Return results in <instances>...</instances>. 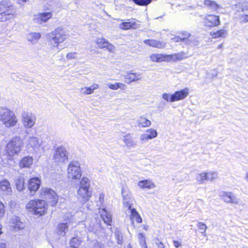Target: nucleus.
I'll return each mask as SVG.
<instances>
[{"instance_id":"1","label":"nucleus","mask_w":248,"mask_h":248,"mask_svg":"<svg viewBox=\"0 0 248 248\" xmlns=\"http://www.w3.org/2000/svg\"><path fill=\"white\" fill-rule=\"evenodd\" d=\"M16 16V8L4 1L0 2V22L14 19Z\"/></svg>"},{"instance_id":"2","label":"nucleus","mask_w":248,"mask_h":248,"mask_svg":"<svg viewBox=\"0 0 248 248\" xmlns=\"http://www.w3.org/2000/svg\"><path fill=\"white\" fill-rule=\"evenodd\" d=\"M17 121L16 116L12 110L5 107H0V122L6 127L14 126Z\"/></svg>"},{"instance_id":"3","label":"nucleus","mask_w":248,"mask_h":248,"mask_svg":"<svg viewBox=\"0 0 248 248\" xmlns=\"http://www.w3.org/2000/svg\"><path fill=\"white\" fill-rule=\"evenodd\" d=\"M22 144V140L19 137L13 138L6 145V153L9 156L13 157L20 152Z\"/></svg>"},{"instance_id":"4","label":"nucleus","mask_w":248,"mask_h":248,"mask_svg":"<svg viewBox=\"0 0 248 248\" xmlns=\"http://www.w3.org/2000/svg\"><path fill=\"white\" fill-rule=\"evenodd\" d=\"M50 42L53 46L57 47L67 38L68 35L62 29L58 28L49 34Z\"/></svg>"},{"instance_id":"5","label":"nucleus","mask_w":248,"mask_h":248,"mask_svg":"<svg viewBox=\"0 0 248 248\" xmlns=\"http://www.w3.org/2000/svg\"><path fill=\"white\" fill-rule=\"evenodd\" d=\"M27 208L35 215L41 216L46 211V204L45 201L41 200H32L26 205Z\"/></svg>"},{"instance_id":"6","label":"nucleus","mask_w":248,"mask_h":248,"mask_svg":"<svg viewBox=\"0 0 248 248\" xmlns=\"http://www.w3.org/2000/svg\"><path fill=\"white\" fill-rule=\"evenodd\" d=\"M81 176L80 165L77 161H72L67 169V177L70 180H79Z\"/></svg>"},{"instance_id":"7","label":"nucleus","mask_w":248,"mask_h":248,"mask_svg":"<svg viewBox=\"0 0 248 248\" xmlns=\"http://www.w3.org/2000/svg\"><path fill=\"white\" fill-rule=\"evenodd\" d=\"M27 141V148L30 152L34 153L41 150L42 141L38 136H30Z\"/></svg>"},{"instance_id":"8","label":"nucleus","mask_w":248,"mask_h":248,"mask_svg":"<svg viewBox=\"0 0 248 248\" xmlns=\"http://www.w3.org/2000/svg\"><path fill=\"white\" fill-rule=\"evenodd\" d=\"M41 195L46 199L51 206H55L57 203L58 197L56 193L49 188H43L41 190Z\"/></svg>"},{"instance_id":"9","label":"nucleus","mask_w":248,"mask_h":248,"mask_svg":"<svg viewBox=\"0 0 248 248\" xmlns=\"http://www.w3.org/2000/svg\"><path fill=\"white\" fill-rule=\"evenodd\" d=\"M36 116L31 112L23 111L21 113V122L24 127L31 128L35 124Z\"/></svg>"},{"instance_id":"10","label":"nucleus","mask_w":248,"mask_h":248,"mask_svg":"<svg viewBox=\"0 0 248 248\" xmlns=\"http://www.w3.org/2000/svg\"><path fill=\"white\" fill-rule=\"evenodd\" d=\"M67 151L65 148L62 146L58 147L53 155V159L57 163H63L68 159L66 155Z\"/></svg>"},{"instance_id":"11","label":"nucleus","mask_w":248,"mask_h":248,"mask_svg":"<svg viewBox=\"0 0 248 248\" xmlns=\"http://www.w3.org/2000/svg\"><path fill=\"white\" fill-rule=\"evenodd\" d=\"M220 197L225 202L235 205L239 203L238 199L232 192L222 191L220 193Z\"/></svg>"},{"instance_id":"12","label":"nucleus","mask_w":248,"mask_h":248,"mask_svg":"<svg viewBox=\"0 0 248 248\" xmlns=\"http://www.w3.org/2000/svg\"><path fill=\"white\" fill-rule=\"evenodd\" d=\"M92 196V191L89 189L78 188L77 197L78 200L82 203L89 201Z\"/></svg>"},{"instance_id":"13","label":"nucleus","mask_w":248,"mask_h":248,"mask_svg":"<svg viewBox=\"0 0 248 248\" xmlns=\"http://www.w3.org/2000/svg\"><path fill=\"white\" fill-rule=\"evenodd\" d=\"M189 94V89L187 88L175 92L170 95V102H173L185 99Z\"/></svg>"},{"instance_id":"14","label":"nucleus","mask_w":248,"mask_h":248,"mask_svg":"<svg viewBox=\"0 0 248 248\" xmlns=\"http://www.w3.org/2000/svg\"><path fill=\"white\" fill-rule=\"evenodd\" d=\"M122 140L125 144V146L128 149L135 148L139 143L136 138L133 137L130 133L124 135Z\"/></svg>"},{"instance_id":"15","label":"nucleus","mask_w":248,"mask_h":248,"mask_svg":"<svg viewBox=\"0 0 248 248\" xmlns=\"http://www.w3.org/2000/svg\"><path fill=\"white\" fill-rule=\"evenodd\" d=\"M125 82L130 84L133 82H137L142 78V75L140 73H133L132 71L127 72L124 75Z\"/></svg>"},{"instance_id":"16","label":"nucleus","mask_w":248,"mask_h":248,"mask_svg":"<svg viewBox=\"0 0 248 248\" xmlns=\"http://www.w3.org/2000/svg\"><path fill=\"white\" fill-rule=\"evenodd\" d=\"M41 184V181L38 177H33L29 179L28 187L31 194L33 195L38 190Z\"/></svg>"},{"instance_id":"17","label":"nucleus","mask_w":248,"mask_h":248,"mask_svg":"<svg viewBox=\"0 0 248 248\" xmlns=\"http://www.w3.org/2000/svg\"><path fill=\"white\" fill-rule=\"evenodd\" d=\"M183 43L190 46H196L198 45V41L193 37L191 36L190 33L187 31L183 32L180 34Z\"/></svg>"},{"instance_id":"18","label":"nucleus","mask_w":248,"mask_h":248,"mask_svg":"<svg viewBox=\"0 0 248 248\" xmlns=\"http://www.w3.org/2000/svg\"><path fill=\"white\" fill-rule=\"evenodd\" d=\"M220 23L219 16L214 15H209L205 17L204 24L208 27H214Z\"/></svg>"},{"instance_id":"19","label":"nucleus","mask_w":248,"mask_h":248,"mask_svg":"<svg viewBox=\"0 0 248 248\" xmlns=\"http://www.w3.org/2000/svg\"><path fill=\"white\" fill-rule=\"evenodd\" d=\"M122 195L123 197V203L124 206L125 207L127 208L128 209L131 211V209H133V208L131 206L132 203L130 194L128 191H125V190L123 188L122 190Z\"/></svg>"},{"instance_id":"20","label":"nucleus","mask_w":248,"mask_h":248,"mask_svg":"<svg viewBox=\"0 0 248 248\" xmlns=\"http://www.w3.org/2000/svg\"><path fill=\"white\" fill-rule=\"evenodd\" d=\"M187 54L184 51H181L177 53L168 55V62H176L183 60L188 58Z\"/></svg>"},{"instance_id":"21","label":"nucleus","mask_w":248,"mask_h":248,"mask_svg":"<svg viewBox=\"0 0 248 248\" xmlns=\"http://www.w3.org/2000/svg\"><path fill=\"white\" fill-rule=\"evenodd\" d=\"M0 192L3 195H9L12 193V188L9 182L4 180L0 182Z\"/></svg>"},{"instance_id":"22","label":"nucleus","mask_w":248,"mask_h":248,"mask_svg":"<svg viewBox=\"0 0 248 248\" xmlns=\"http://www.w3.org/2000/svg\"><path fill=\"white\" fill-rule=\"evenodd\" d=\"M144 43L150 46L157 48H163L165 47L166 43L155 39H147L143 41Z\"/></svg>"},{"instance_id":"23","label":"nucleus","mask_w":248,"mask_h":248,"mask_svg":"<svg viewBox=\"0 0 248 248\" xmlns=\"http://www.w3.org/2000/svg\"><path fill=\"white\" fill-rule=\"evenodd\" d=\"M138 186L142 189H153L155 187V183L150 179H145L140 181Z\"/></svg>"},{"instance_id":"24","label":"nucleus","mask_w":248,"mask_h":248,"mask_svg":"<svg viewBox=\"0 0 248 248\" xmlns=\"http://www.w3.org/2000/svg\"><path fill=\"white\" fill-rule=\"evenodd\" d=\"M52 13L51 12H45L40 13L37 16V17L35 20L38 23L42 24L43 22H46L49 19L52 17Z\"/></svg>"},{"instance_id":"25","label":"nucleus","mask_w":248,"mask_h":248,"mask_svg":"<svg viewBox=\"0 0 248 248\" xmlns=\"http://www.w3.org/2000/svg\"><path fill=\"white\" fill-rule=\"evenodd\" d=\"M150 59L154 62H168V55L163 54H153L150 56Z\"/></svg>"},{"instance_id":"26","label":"nucleus","mask_w":248,"mask_h":248,"mask_svg":"<svg viewBox=\"0 0 248 248\" xmlns=\"http://www.w3.org/2000/svg\"><path fill=\"white\" fill-rule=\"evenodd\" d=\"M71 221L69 220H65L64 222L61 223L58 227V231L60 235L64 236L66 231L68 230Z\"/></svg>"},{"instance_id":"27","label":"nucleus","mask_w":248,"mask_h":248,"mask_svg":"<svg viewBox=\"0 0 248 248\" xmlns=\"http://www.w3.org/2000/svg\"><path fill=\"white\" fill-rule=\"evenodd\" d=\"M33 160L32 157L25 156L20 161L19 166L21 168H29L32 165Z\"/></svg>"},{"instance_id":"28","label":"nucleus","mask_w":248,"mask_h":248,"mask_svg":"<svg viewBox=\"0 0 248 248\" xmlns=\"http://www.w3.org/2000/svg\"><path fill=\"white\" fill-rule=\"evenodd\" d=\"M101 216L104 222L107 225H110L112 221L111 215L108 213L105 209L100 211Z\"/></svg>"},{"instance_id":"29","label":"nucleus","mask_w":248,"mask_h":248,"mask_svg":"<svg viewBox=\"0 0 248 248\" xmlns=\"http://www.w3.org/2000/svg\"><path fill=\"white\" fill-rule=\"evenodd\" d=\"M24 182L25 180L23 176H19L15 178V185L18 191H21L24 189Z\"/></svg>"},{"instance_id":"30","label":"nucleus","mask_w":248,"mask_h":248,"mask_svg":"<svg viewBox=\"0 0 248 248\" xmlns=\"http://www.w3.org/2000/svg\"><path fill=\"white\" fill-rule=\"evenodd\" d=\"M130 213V218L132 221V223H133L134 221H136L138 223H140L142 222L141 217L135 208L131 209Z\"/></svg>"},{"instance_id":"31","label":"nucleus","mask_w":248,"mask_h":248,"mask_svg":"<svg viewBox=\"0 0 248 248\" xmlns=\"http://www.w3.org/2000/svg\"><path fill=\"white\" fill-rule=\"evenodd\" d=\"M120 28L123 30H129L130 29H135L137 27V24L136 22H124L121 23Z\"/></svg>"},{"instance_id":"32","label":"nucleus","mask_w":248,"mask_h":248,"mask_svg":"<svg viewBox=\"0 0 248 248\" xmlns=\"http://www.w3.org/2000/svg\"><path fill=\"white\" fill-rule=\"evenodd\" d=\"M41 37V34L38 32H31L27 35L28 41L33 43H36Z\"/></svg>"},{"instance_id":"33","label":"nucleus","mask_w":248,"mask_h":248,"mask_svg":"<svg viewBox=\"0 0 248 248\" xmlns=\"http://www.w3.org/2000/svg\"><path fill=\"white\" fill-rule=\"evenodd\" d=\"M107 86L112 90H116L118 89H120L123 91H125L126 89V85L123 83L117 82L114 84L108 83Z\"/></svg>"},{"instance_id":"34","label":"nucleus","mask_w":248,"mask_h":248,"mask_svg":"<svg viewBox=\"0 0 248 248\" xmlns=\"http://www.w3.org/2000/svg\"><path fill=\"white\" fill-rule=\"evenodd\" d=\"M238 11H244L248 10V0H243L242 2L238 3L234 5Z\"/></svg>"},{"instance_id":"35","label":"nucleus","mask_w":248,"mask_h":248,"mask_svg":"<svg viewBox=\"0 0 248 248\" xmlns=\"http://www.w3.org/2000/svg\"><path fill=\"white\" fill-rule=\"evenodd\" d=\"M138 125L142 127H148L151 125V122L150 120L144 117H140L137 121Z\"/></svg>"},{"instance_id":"36","label":"nucleus","mask_w":248,"mask_h":248,"mask_svg":"<svg viewBox=\"0 0 248 248\" xmlns=\"http://www.w3.org/2000/svg\"><path fill=\"white\" fill-rule=\"evenodd\" d=\"M90 186V181L86 177L82 178L80 181L79 188L89 189Z\"/></svg>"},{"instance_id":"37","label":"nucleus","mask_w":248,"mask_h":248,"mask_svg":"<svg viewBox=\"0 0 248 248\" xmlns=\"http://www.w3.org/2000/svg\"><path fill=\"white\" fill-rule=\"evenodd\" d=\"M197 182L199 184H203L205 181L207 180L206 172H202L198 173L196 176Z\"/></svg>"},{"instance_id":"38","label":"nucleus","mask_w":248,"mask_h":248,"mask_svg":"<svg viewBox=\"0 0 248 248\" xmlns=\"http://www.w3.org/2000/svg\"><path fill=\"white\" fill-rule=\"evenodd\" d=\"M12 227L14 228L15 231L22 230L25 227L24 224L19 220V219L16 217L15 221L13 223Z\"/></svg>"},{"instance_id":"39","label":"nucleus","mask_w":248,"mask_h":248,"mask_svg":"<svg viewBox=\"0 0 248 248\" xmlns=\"http://www.w3.org/2000/svg\"><path fill=\"white\" fill-rule=\"evenodd\" d=\"M204 4L210 9L214 10H217L219 8V5L214 1L205 0Z\"/></svg>"},{"instance_id":"40","label":"nucleus","mask_w":248,"mask_h":248,"mask_svg":"<svg viewBox=\"0 0 248 248\" xmlns=\"http://www.w3.org/2000/svg\"><path fill=\"white\" fill-rule=\"evenodd\" d=\"M207 181L213 182L218 178V173L216 171H209L206 172Z\"/></svg>"},{"instance_id":"41","label":"nucleus","mask_w":248,"mask_h":248,"mask_svg":"<svg viewBox=\"0 0 248 248\" xmlns=\"http://www.w3.org/2000/svg\"><path fill=\"white\" fill-rule=\"evenodd\" d=\"M81 240L77 237H73L70 241V247L71 248H77L80 245Z\"/></svg>"},{"instance_id":"42","label":"nucleus","mask_w":248,"mask_h":248,"mask_svg":"<svg viewBox=\"0 0 248 248\" xmlns=\"http://www.w3.org/2000/svg\"><path fill=\"white\" fill-rule=\"evenodd\" d=\"M227 32L225 30H220L217 32H214L212 34V36L213 38H217L220 37H224L226 35Z\"/></svg>"},{"instance_id":"43","label":"nucleus","mask_w":248,"mask_h":248,"mask_svg":"<svg viewBox=\"0 0 248 248\" xmlns=\"http://www.w3.org/2000/svg\"><path fill=\"white\" fill-rule=\"evenodd\" d=\"M197 226L199 229L201 231V233L203 236H206V230L207 229L206 225L203 222H199L197 224Z\"/></svg>"},{"instance_id":"44","label":"nucleus","mask_w":248,"mask_h":248,"mask_svg":"<svg viewBox=\"0 0 248 248\" xmlns=\"http://www.w3.org/2000/svg\"><path fill=\"white\" fill-rule=\"evenodd\" d=\"M135 4L140 6H146L149 4L153 0H132Z\"/></svg>"},{"instance_id":"45","label":"nucleus","mask_w":248,"mask_h":248,"mask_svg":"<svg viewBox=\"0 0 248 248\" xmlns=\"http://www.w3.org/2000/svg\"><path fill=\"white\" fill-rule=\"evenodd\" d=\"M95 42L96 44L98 45V47L100 48H105L106 45L107 44V43L108 42L107 41H106L104 38H97Z\"/></svg>"},{"instance_id":"46","label":"nucleus","mask_w":248,"mask_h":248,"mask_svg":"<svg viewBox=\"0 0 248 248\" xmlns=\"http://www.w3.org/2000/svg\"><path fill=\"white\" fill-rule=\"evenodd\" d=\"M146 133L150 140L156 137L157 136L156 131L152 128L147 130L146 131Z\"/></svg>"},{"instance_id":"47","label":"nucleus","mask_w":248,"mask_h":248,"mask_svg":"<svg viewBox=\"0 0 248 248\" xmlns=\"http://www.w3.org/2000/svg\"><path fill=\"white\" fill-rule=\"evenodd\" d=\"M79 91L82 93H83L85 95L90 94L92 93L91 91L90 90L89 87H84L83 88H81L79 89Z\"/></svg>"},{"instance_id":"48","label":"nucleus","mask_w":248,"mask_h":248,"mask_svg":"<svg viewBox=\"0 0 248 248\" xmlns=\"http://www.w3.org/2000/svg\"><path fill=\"white\" fill-rule=\"evenodd\" d=\"M78 53L76 52L68 53L66 55V59L67 60H72L77 58Z\"/></svg>"},{"instance_id":"49","label":"nucleus","mask_w":248,"mask_h":248,"mask_svg":"<svg viewBox=\"0 0 248 248\" xmlns=\"http://www.w3.org/2000/svg\"><path fill=\"white\" fill-rule=\"evenodd\" d=\"M105 48H106L110 52H114L115 50V46L108 42L107 43Z\"/></svg>"},{"instance_id":"50","label":"nucleus","mask_w":248,"mask_h":248,"mask_svg":"<svg viewBox=\"0 0 248 248\" xmlns=\"http://www.w3.org/2000/svg\"><path fill=\"white\" fill-rule=\"evenodd\" d=\"M115 235L117 239V243L119 244L123 243V236L121 233L119 232L115 233Z\"/></svg>"},{"instance_id":"51","label":"nucleus","mask_w":248,"mask_h":248,"mask_svg":"<svg viewBox=\"0 0 248 248\" xmlns=\"http://www.w3.org/2000/svg\"><path fill=\"white\" fill-rule=\"evenodd\" d=\"M149 140H150L149 138V136L147 135V133H144L140 135V140L142 143L146 142Z\"/></svg>"},{"instance_id":"52","label":"nucleus","mask_w":248,"mask_h":248,"mask_svg":"<svg viewBox=\"0 0 248 248\" xmlns=\"http://www.w3.org/2000/svg\"><path fill=\"white\" fill-rule=\"evenodd\" d=\"M5 213V206L3 203L0 202V217H2Z\"/></svg>"},{"instance_id":"53","label":"nucleus","mask_w":248,"mask_h":248,"mask_svg":"<svg viewBox=\"0 0 248 248\" xmlns=\"http://www.w3.org/2000/svg\"><path fill=\"white\" fill-rule=\"evenodd\" d=\"M240 22L246 23L248 22V15H242L239 17Z\"/></svg>"},{"instance_id":"54","label":"nucleus","mask_w":248,"mask_h":248,"mask_svg":"<svg viewBox=\"0 0 248 248\" xmlns=\"http://www.w3.org/2000/svg\"><path fill=\"white\" fill-rule=\"evenodd\" d=\"M162 97L164 100H166L167 101H170V94L167 93H163L162 95Z\"/></svg>"},{"instance_id":"55","label":"nucleus","mask_w":248,"mask_h":248,"mask_svg":"<svg viewBox=\"0 0 248 248\" xmlns=\"http://www.w3.org/2000/svg\"><path fill=\"white\" fill-rule=\"evenodd\" d=\"M92 93H93L94 90L99 88V85L97 84H93L89 87Z\"/></svg>"},{"instance_id":"56","label":"nucleus","mask_w":248,"mask_h":248,"mask_svg":"<svg viewBox=\"0 0 248 248\" xmlns=\"http://www.w3.org/2000/svg\"><path fill=\"white\" fill-rule=\"evenodd\" d=\"M172 40L174 42H182V43H183V41L182 40L181 38L180 37V35L179 36L174 37L173 38H172Z\"/></svg>"},{"instance_id":"57","label":"nucleus","mask_w":248,"mask_h":248,"mask_svg":"<svg viewBox=\"0 0 248 248\" xmlns=\"http://www.w3.org/2000/svg\"><path fill=\"white\" fill-rule=\"evenodd\" d=\"M173 245H174V247L176 248H178L180 247V246H181V242H180L178 241H176V240L173 241Z\"/></svg>"},{"instance_id":"58","label":"nucleus","mask_w":248,"mask_h":248,"mask_svg":"<svg viewBox=\"0 0 248 248\" xmlns=\"http://www.w3.org/2000/svg\"><path fill=\"white\" fill-rule=\"evenodd\" d=\"M141 247L142 248H147L145 241L144 240H143V243L142 244L141 243Z\"/></svg>"},{"instance_id":"59","label":"nucleus","mask_w":248,"mask_h":248,"mask_svg":"<svg viewBox=\"0 0 248 248\" xmlns=\"http://www.w3.org/2000/svg\"><path fill=\"white\" fill-rule=\"evenodd\" d=\"M158 248H165L162 242H160L159 244H158Z\"/></svg>"},{"instance_id":"60","label":"nucleus","mask_w":248,"mask_h":248,"mask_svg":"<svg viewBox=\"0 0 248 248\" xmlns=\"http://www.w3.org/2000/svg\"><path fill=\"white\" fill-rule=\"evenodd\" d=\"M143 240H145L144 237L142 235V238L140 239V245H141V243L142 244L143 242Z\"/></svg>"},{"instance_id":"61","label":"nucleus","mask_w":248,"mask_h":248,"mask_svg":"<svg viewBox=\"0 0 248 248\" xmlns=\"http://www.w3.org/2000/svg\"><path fill=\"white\" fill-rule=\"evenodd\" d=\"M245 179L248 182V172H247L246 173V176H245Z\"/></svg>"},{"instance_id":"62","label":"nucleus","mask_w":248,"mask_h":248,"mask_svg":"<svg viewBox=\"0 0 248 248\" xmlns=\"http://www.w3.org/2000/svg\"><path fill=\"white\" fill-rule=\"evenodd\" d=\"M221 46H222V45H219V46H218V47H219V48L221 47Z\"/></svg>"}]
</instances>
